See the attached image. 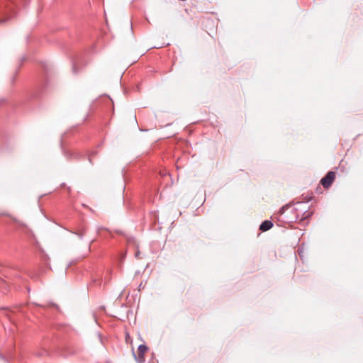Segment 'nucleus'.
I'll return each mask as SVG.
<instances>
[{"mask_svg":"<svg viewBox=\"0 0 363 363\" xmlns=\"http://www.w3.org/2000/svg\"><path fill=\"white\" fill-rule=\"evenodd\" d=\"M148 350V347L145 345H140L138 348V354L136 355L134 350H132L133 355L138 363H144L145 354Z\"/></svg>","mask_w":363,"mask_h":363,"instance_id":"nucleus-1","label":"nucleus"},{"mask_svg":"<svg viewBox=\"0 0 363 363\" xmlns=\"http://www.w3.org/2000/svg\"><path fill=\"white\" fill-rule=\"evenodd\" d=\"M335 178V174L333 171H330L327 173V174L321 179L320 184L325 189H328Z\"/></svg>","mask_w":363,"mask_h":363,"instance_id":"nucleus-2","label":"nucleus"},{"mask_svg":"<svg viewBox=\"0 0 363 363\" xmlns=\"http://www.w3.org/2000/svg\"><path fill=\"white\" fill-rule=\"evenodd\" d=\"M273 227V223L271 220H266L259 225V230L262 232L269 230Z\"/></svg>","mask_w":363,"mask_h":363,"instance_id":"nucleus-3","label":"nucleus"},{"mask_svg":"<svg viewBox=\"0 0 363 363\" xmlns=\"http://www.w3.org/2000/svg\"><path fill=\"white\" fill-rule=\"evenodd\" d=\"M86 230H87L86 228L82 227V228H79L74 233L76 234L80 239H82L83 237L86 235Z\"/></svg>","mask_w":363,"mask_h":363,"instance_id":"nucleus-4","label":"nucleus"},{"mask_svg":"<svg viewBox=\"0 0 363 363\" xmlns=\"http://www.w3.org/2000/svg\"><path fill=\"white\" fill-rule=\"evenodd\" d=\"M301 211L303 212L302 216L300 218V220H301L308 218L309 216H311L312 215V212H308V211H303V210H301Z\"/></svg>","mask_w":363,"mask_h":363,"instance_id":"nucleus-5","label":"nucleus"},{"mask_svg":"<svg viewBox=\"0 0 363 363\" xmlns=\"http://www.w3.org/2000/svg\"><path fill=\"white\" fill-rule=\"evenodd\" d=\"M9 17L7 16V17H4L0 19V23H5L6 21H7L9 20Z\"/></svg>","mask_w":363,"mask_h":363,"instance_id":"nucleus-6","label":"nucleus"},{"mask_svg":"<svg viewBox=\"0 0 363 363\" xmlns=\"http://www.w3.org/2000/svg\"><path fill=\"white\" fill-rule=\"evenodd\" d=\"M99 335V338L100 340V341L102 342V337L100 334L98 335Z\"/></svg>","mask_w":363,"mask_h":363,"instance_id":"nucleus-7","label":"nucleus"},{"mask_svg":"<svg viewBox=\"0 0 363 363\" xmlns=\"http://www.w3.org/2000/svg\"><path fill=\"white\" fill-rule=\"evenodd\" d=\"M139 253H140L139 252H137L135 253V257H138L139 256Z\"/></svg>","mask_w":363,"mask_h":363,"instance_id":"nucleus-8","label":"nucleus"},{"mask_svg":"<svg viewBox=\"0 0 363 363\" xmlns=\"http://www.w3.org/2000/svg\"><path fill=\"white\" fill-rule=\"evenodd\" d=\"M89 162L91 163V156L90 155L89 157Z\"/></svg>","mask_w":363,"mask_h":363,"instance_id":"nucleus-9","label":"nucleus"}]
</instances>
